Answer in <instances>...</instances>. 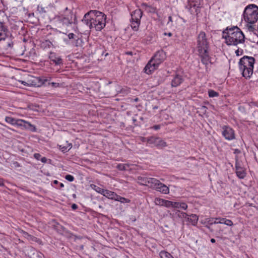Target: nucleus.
Here are the masks:
<instances>
[{
    "instance_id": "1",
    "label": "nucleus",
    "mask_w": 258,
    "mask_h": 258,
    "mask_svg": "<svg viewBox=\"0 0 258 258\" xmlns=\"http://www.w3.org/2000/svg\"><path fill=\"white\" fill-rule=\"evenodd\" d=\"M106 19V15L103 13L91 10L84 15L82 21L90 29L94 28L96 31H101L105 26Z\"/></svg>"
},
{
    "instance_id": "2",
    "label": "nucleus",
    "mask_w": 258,
    "mask_h": 258,
    "mask_svg": "<svg viewBox=\"0 0 258 258\" xmlns=\"http://www.w3.org/2000/svg\"><path fill=\"white\" fill-rule=\"evenodd\" d=\"M223 37L228 45H236L244 41V35L237 27L227 28L223 32Z\"/></svg>"
},
{
    "instance_id": "3",
    "label": "nucleus",
    "mask_w": 258,
    "mask_h": 258,
    "mask_svg": "<svg viewBox=\"0 0 258 258\" xmlns=\"http://www.w3.org/2000/svg\"><path fill=\"white\" fill-rule=\"evenodd\" d=\"M243 17L245 21L248 23V29L253 31L254 28L252 24L258 20V7L254 4L247 6L244 10Z\"/></svg>"
},
{
    "instance_id": "4",
    "label": "nucleus",
    "mask_w": 258,
    "mask_h": 258,
    "mask_svg": "<svg viewBox=\"0 0 258 258\" xmlns=\"http://www.w3.org/2000/svg\"><path fill=\"white\" fill-rule=\"evenodd\" d=\"M255 59L253 57L244 56L239 62V69L242 76L246 79L250 78L253 74Z\"/></svg>"
},
{
    "instance_id": "5",
    "label": "nucleus",
    "mask_w": 258,
    "mask_h": 258,
    "mask_svg": "<svg viewBox=\"0 0 258 258\" xmlns=\"http://www.w3.org/2000/svg\"><path fill=\"white\" fill-rule=\"evenodd\" d=\"M56 18L58 21V25L59 27H66L77 23L76 18L71 10H68L67 7L59 13Z\"/></svg>"
},
{
    "instance_id": "6",
    "label": "nucleus",
    "mask_w": 258,
    "mask_h": 258,
    "mask_svg": "<svg viewBox=\"0 0 258 258\" xmlns=\"http://www.w3.org/2000/svg\"><path fill=\"white\" fill-rule=\"evenodd\" d=\"M164 59V53L161 51H158L154 57L149 61L144 68V72L147 74H151L155 70L157 69L158 65Z\"/></svg>"
},
{
    "instance_id": "7",
    "label": "nucleus",
    "mask_w": 258,
    "mask_h": 258,
    "mask_svg": "<svg viewBox=\"0 0 258 258\" xmlns=\"http://www.w3.org/2000/svg\"><path fill=\"white\" fill-rule=\"evenodd\" d=\"M209 39L204 31H201L197 37V48L198 52H206L209 50Z\"/></svg>"
},
{
    "instance_id": "8",
    "label": "nucleus",
    "mask_w": 258,
    "mask_h": 258,
    "mask_svg": "<svg viewBox=\"0 0 258 258\" xmlns=\"http://www.w3.org/2000/svg\"><path fill=\"white\" fill-rule=\"evenodd\" d=\"M5 120L7 122L12 125H15L18 126L24 127L25 128H28L32 126V125L30 123L23 120L16 119L12 117L6 116L5 118Z\"/></svg>"
},
{
    "instance_id": "9",
    "label": "nucleus",
    "mask_w": 258,
    "mask_h": 258,
    "mask_svg": "<svg viewBox=\"0 0 258 258\" xmlns=\"http://www.w3.org/2000/svg\"><path fill=\"white\" fill-rule=\"evenodd\" d=\"M147 143L150 144H154L155 146L162 148L167 146V143L159 137H150L147 140Z\"/></svg>"
},
{
    "instance_id": "10",
    "label": "nucleus",
    "mask_w": 258,
    "mask_h": 258,
    "mask_svg": "<svg viewBox=\"0 0 258 258\" xmlns=\"http://www.w3.org/2000/svg\"><path fill=\"white\" fill-rule=\"evenodd\" d=\"M222 135L227 140H232L235 139L234 130L228 126L224 125L222 127Z\"/></svg>"
},
{
    "instance_id": "11",
    "label": "nucleus",
    "mask_w": 258,
    "mask_h": 258,
    "mask_svg": "<svg viewBox=\"0 0 258 258\" xmlns=\"http://www.w3.org/2000/svg\"><path fill=\"white\" fill-rule=\"evenodd\" d=\"M11 34L8 29L3 23L0 22V41L5 40L7 38H11Z\"/></svg>"
},
{
    "instance_id": "12",
    "label": "nucleus",
    "mask_w": 258,
    "mask_h": 258,
    "mask_svg": "<svg viewBox=\"0 0 258 258\" xmlns=\"http://www.w3.org/2000/svg\"><path fill=\"white\" fill-rule=\"evenodd\" d=\"M200 56L201 58L202 62L207 67V65L211 63V58L209 55V51L207 50L206 52H199Z\"/></svg>"
},
{
    "instance_id": "13",
    "label": "nucleus",
    "mask_w": 258,
    "mask_h": 258,
    "mask_svg": "<svg viewBox=\"0 0 258 258\" xmlns=\"http://www.w3.org/2000/svg\"><path fill=\"white\" fill-rule=\"evenodd\" d=\"M47 81V80L44 77H33V87H41Z\"/></svg>"
},
{
    "instance_id": "14",
    "label": "nucleus",
    "mask_w": 258,
    "mask_h": 258,
    "mask_svg": "<svg viewBox=\"0 0 258 258\" xmlns=\"http://www.w3.org/2000/svg\"><path fill=\"white\" fill-rule=\"evenodd\" d=\"M224 224L227 226H231L233 225V222L231 220L227 219L224 218H215L214 222H211V224Z\"/></svg>"
},
{
    "instance_id": "15",
    "label": "nucleus",
    "mask_w": 258,
    "mask_h": 258,
    "mask_svg": "<svg viewBox=\"0 0 258 258\" xmlns=\"http://www.w3.org/2000/svg\"><path fill=\"white\" fill-rule=\"evenodd\" d=\"M49 58L50 60L53 61L56 65H59L62 63V60L61 57L57 56L54 52H50Z\"/></svg>"
},
{
    "instance_id": "16",
    "label": "nucleus",
    "mask_w": 258,
    "mask_h": 258,
    "mask_svg": "<svg viewBox=\"0 0 258 258\" xmlns=\"http://www.w3.org/2000/svg\"><path fill=\"white\" fill-rule=\"evenodd\" d=\"M235 168L237 176L240 179L244 178L246 176V172L243 168L240 167L239 164L236 163Z\"/></svg>"
},
{
    "instance_id": "17",
    "label": "nucleus",
    "mask_w": 258,
    "mask_h": 258,
    "mask_svg": "<svg viewBox=\"0 0 258 258\" xmlns=\"http://www.w3.org/2000/svg\"><path fill=\"white\" fill-rule=\"evenodd\" d=\"M183 78L181 76L176 75L171 81L172 87H176L179 86L183 82Z\"/></svg>"
},
{
    "instance_id": "18",
    "label": "nucleus",
    "mask_w": 258,
    "mask_h": 258,
    "mask_svg": "<svg viewBox=\"0 0 258 258\" xmlns=\"http://www.w3.org/2000/svg\"><path fill=\"white\" fill-rule=\"evenodd\" d=\"M131 16L132 20L141 21V19L142 17V12L140 9L136 10L132 13Z\"/></svg>"
},
{
    "instance_id": "19",
    "label": "nucleus",
    "mask_w": 258,
    "mask_h": 258,
    "mask_svg": "<svg viewBox=\"0 0 258 258\" xmlns=\"http://www.w3.org/2000/svg\"><path fill=\"white\" fill-rule=\"evenodd\" d=\"M159 182L160 181L156 178H148L147 186L155 189L157 186L159 185Z\"/></svg>"
},
{
    "instance_id": "20",
    "label": "nucleus",
    "mask_w": 258,
    "mask_h": 258,
    "mask_svg": "<svg viewBox=\"0 0 258 258\" xmlns=\"http://www.w3.org/2000/svg\"><path fill=\"white\" fill-rule=\"evenodd\" d=\"M155 189L164 194H168L169 191V188L161 182H159V185L157 186Z\"/></svg>"
},
{
    "instance_id": "21",
    "label": "nucleus",
    "mask_w": 258,
    "mask_h": 258,
    "mask_svg": "<svg viewBox=\"0 0 258 258\" xmlns=\"http://www.w3.org/2000/svg\"><path fill=\"white\" fill-rule=\"evenodd\" d=\"M198 217L195 214H191L189 217H187L186 221L189 224L196 225L198 221Z\"/></svg>"
},
{
    "instance_id": "22",
    "label": "nucleus",
    "mask_w": 258,
    "mask_h": 258,
    "mask_svg": "<svg viewBox=\"0 0 258 258\" xmlns=\"http://www.w3.org/2000/svg\"><path fill=\"white\" fill-rule=\"evenodd\" d=\"M104 196L112 200H115L116 194L113 191H109L107 189H104L103 195Z\"/></svg>"
},
{
    "instance_id": "23",
    "label": "nucleus",
    "mask_w": 258,
    "mask_h": 258,
    "mask_svg": "<svg viewBox=\"0 0 258 258\" xmlns=\"http://www.w3.org/2000/svg\"><path fill=\"white\" fill-rule=\"evenodd\" d=\"M173 208L186 210L187 208V205L184 203L174 202Z\"/></svg>"
},
{
    "instance_id": "24",
    "label": "nucleus",
    "mask_w": 258,
    "mask_h": 258,
    "mask_svg": "<svg viewBox=\"0 0 258 258\" xmlns=\"http://www.w3.org/2000/svg\"><path fill=\"white\" fill-rule=\"evenodd\" d=\"M148 177L139 176L138 177V183L141 185L147 186Z\"/></svg>"
},
{
    "instance_id": "25",
    "label": "nucleus",
    "mask_w": 258,
    "mask_h": 258,
    "mask_svg": "<svg viewBox=\"0 0 258 258\" xmlns=\"http://www.w3.org/2000/svg\"><path fill=\"white\" fill-rule=\"evenodd\" d=\"M140 22L141 21H139L137 22V21L136 20H132L131 25L132 28L135 31H137L140 25Z\"/></svg>"
},
{
    "instance_id": "26",
    "label": "nucleus",
    "mask_w": 258,
    "mask_h": 258,
    "mask_svg": "<svg viewBox=\"0 0 258 258\" xmlns=\"http://www.w3.org/2000/svg\"><path fill=\"white\" fill-rule=\"evenodd\" d=\"M53 227L54 228L60 233H62V232L65 230V228L57 222H55V224L53 225Z\"/></svg>"
},
{
    "instance_id": "27",
    "label": "nucleus",
    "mask_w": 258,
    "mask_h": 258,
    "mask_svg": "<svg viewBox=\"0 0 258 258\" xmlns=\"http://www.w3.org/2000/svg\"><path fill=\"white\" fill-rule=\"evenodd\" d=\"M159 255L161 258H174L170 253L166 251H161Z\"/></svg>"
},
{
    "instance_id": "28",
    "label": "nucleus",
    "mask_w": 258,
    "mask_h": 258,
    "mask_svg": "<svg viewBox=\"0 0 258 258\" xmlns=\"http://www.w3.org/2000/svg\"><path fill=\"white\" fill-rule=\"evenodd\" d=\"M33 156L36 160H40L43 163H45L47 162V159L44 157H41V155L39 153L34 154Z\"/></svg>"
},
{
    "instance_id": "29",
    "label": "nucleus",
    "mask_w": 258,
    "mask_h": 258,
    "mask_svg": "<svg viewBox=\"0 0 258 258\" xmlns=\"http://www.w3.org/2000/svg\"><path fill=\"white\" fill-rule=\"evenodd\" d=\"M60 149L61 150V151L63 152H66L70 150L72 147V145L71 143H67V146H62L60 145L59 146Z\"/></svg>"
},
{
    "instance_id": "30",
    "label": "nucleus",
    "mask_w": 258,
    "mask_h": 258,
    "mask_svg": "<svg viewBox=\"0 0 258 258\" xmlns=\"http://www.w3.org/2000/svg\"><path fill=\"white\" fill-rule=\"evenodd\" d=\"M91 187L92 189L95 190L96 192L101 194V195H103V191L104 190V189L95 185V184H91Z\"/></svg>"
},
{
    "instance_id": "31",
    "label": "nucleus",
    "mask_w": 258,
    "mask_h": 258,
    "mask_svg": "<svg viewBox=\"0 0 258 258\" xmlns=\"http://www.w3.org/2000/svg\"><path fill=\"white\" fill-rule=\"evenodd\" d=\"M165 200L160 199V198H156L155 199V203L156 205H159L161 206H164Z\"/></svg>"
},
{
    "instance_id": "32",
    "label": "nucleus",
    "mask_w": 258,
    "mask_h": 258,
    "mask_svg": "<svg viewBox=\"0 0 258 258\" xmlns=\"http://www.w3.org/2000/svg\"><path fill=\"white\" fill-rule=\"evenodd\" d=\"M174 203V202H173L165 200L163 206H165L167 208H169L170 207L173 208Z\"/></svg>"
},
{
    "instance_id": "33",
    "label": "nucleus",
    "mask_w": 258,
    "mask_h": 258,
    "mask_svg": "<svg viewBox=\"0 0 258 258\" xmlns=\"http://www.w3.org/2000/svg\"><path fill=\"white\" fill-rule=\"evenodd\" d=\"M208 94L210 97H217L219 96V93L213 90H209Z\"/></svg>"
},
{
    "instance_id": "34",
    "label": "nucleus",
    "mask_w": 258,
    "mask_h": 258,
    "mask_svg": "<svg viewBox=\"0 0 258 258\" xmlns=\"http://www.w3.org/2000/svg\"><path fill=\"white\" fill-rule=\"evenodd\" d=\"M128 166L127 165L120 164L117 166V168L121 171L126 170V168L128 167Z\"/></svg>"
},
{
    "instance_id": "35",
    "label": "nucleus",
    "mask_w": 258,
    "mask_h": 258,
    "mask_svg": "<svg viewBox=\"0 0 258 258\" xmlns=\"http://www.w3.org/2000/svg\"><path fill=\"white\" fill-rule=\"evenodd\" d=\"M47 7H43L42 6L38 5L37 7V11L40 13H44L46 12V10Z\"/></svg>"
},
{
    "instance_id": "36",
    "label": "nucleus",
    "mask_w": 258,
    "mask_h": 258,
    "mask_svg": "<svg viewBox=\"0 0 258 258\" xmlns=\"http://www.w3.org/2000/svg\"><path fill=\"white\" fill-rule=\"evenodd\" d=\"M115 201H120L121 203H123L124 201L126 200V199L124 198L121 197L120 196H119L118 195H116V197L115 198Z\"/></svg>"
},
{
    "instance_id": "37",
    "label": "nucleus",
    "mask_w": 258,
    "mask_h": 258,
    "mask_svg": "<svg viewBox=\"0 0 258 258\" xmlns=\"http://www.w3.org/2000/svg\"><path fill=\"white\" fill-rule=\"evenodd\" d=\"M65 178L69 181H73L74 180V177H73V176L71 175H70V174H68L65 177Z\"/></svg>"
},
{
    "instance_id": "38",
    "label": "nucleus",
    "mask_w": 258,
    "mask_h": 258,
    "mask_svg": "<svg viewBox=\"0 0 258 258\" xmlns=\"http://www.w3.org/2000/svg\"><path fill=\"white\" fill-rule=\"evenodd\" d=\"M179 214L178 215L179 217L184 218H187L188 215L186 213L184 212H181L180 213L179 211H178Z\"/></svg>"
},
{
    "instance_id": "39",
    "label": "nucleus",
    "mask_w": 258,
    "mask_h": 258,
    "mask_svg": "<svg viewBox=\"0 0 258 258\" xmlns=\"http://www.w3.org/2000/svg\"><path fill=\"white\" fill-rule=\"evenodd\" d=\"M215 218L207 219L204 223L212 225V224H211V222H214L213 220H215Z\"/></svg>"
},
{
    "instance_id": "40",
    "label": "nucleus",
    "mask_w": 258,
    "mask_h": 258,
    "mask_svg": "<svg viewBox=\"0 0 258 258\" xmlns=\"http://www.w3.org/2000/svg\"><path fill=\"white\" fill-rule=\"evenodd\" d=\"M33 241H35L36 242H37L39 244H42L41 240H40L39 239L36 238V237H35V238L33 237Z\"/></svg>"
},
{
    "instance_id": "41",
    "label": "nucleus",
    "mask_w": 258,
    "mask_h": 258,
    "mask_svg": "<svg viewBox=\"0 0 258 258\" xmlns=\"http://www.w3.org/2000/svg\"><path fill=\"white\" fill-rule=\"evenodd\" d=\"M36 258H44V256L42 253L37 252Z\"/></svg>"
},
{
    "instance_id": "42",
    "label": "nucleus",
    "mask_w": 258,
    "mask_h": 258,
    "mask_svg": "<svg viewBox=\"0 0 258 258\" xmlns=\"http://www.w3.org/2000/svg\"><path fill=\"white\" fill-rule=\"evenodd\" d=\"M74 36H75L74 34L72 33H69L68 35V36L70 39L74 38Z\"/></svg>"
},
{
    "instance_id": "43",
    "label": "nucleus",
    "mask_w": 258,
    "mask_h": 258,
    "mask_svg": "<svg viewBox=\"0 0 258 258\" xmlns=\"http://www.w3.org/2000/svg\"><path fill=\"white\" fill-rule=\"evenodd\" d=\"M210 225H210V224H206L205 225V227L209 229L211 232H213V231L212 229L211 228Z\"/></svg>"
},
{
    "instance_id": "44",
    "label": "nucleus",
    "mask_w": 258,
    "mask_h": 258,
    "mask_svg": "<svg viewBox=\"0 0 258 258\" xmlns=\"http://www.w3.org/2000/svg\"><path fill=\"white\" fill-rule=\"evenodd\" d=\"M51 84L52 86H53L54 87H57L59 86V84L57 83L52 82L51 83Z\"/></svg>"
},
{
    "instance_id": "45",
    "label": "nucleus",
    "mask_w": 258,
    "mask_h": 258,
    "mask_svg": "<svg viewBox=\"0 0 258 258\" xmlns=\"http://www.w3.org/2000/svg\"><path fill=\"white\" fill-rule=\"evenodd\" d=\"M72 208L73 210H76L78 208V206L76 204H73L72 205Z\"/></svg>"
},
{
    "instance_id": "46",
    "label": "nucleus",
    "mask_w": 258,
    "mask_h": 258,
    "mask_svg": "<svg viewBox=\"0 0 258 258\" xmlns=\"http://www.w3.org/2000/svg\"><path fill=\"white\" fill-rule=\"evenodd\" d=\"M153 127L154 129L157 130L160 128V126L159 125H154Z\"/></svg>"
},
{
    "instance_id": "47",
    "label": "nucleus",
    "mask_w": 258,
    "mask_h": 258,
    "mask_svg": "<svg viewBox=\"0 0 258 258\" xmlns=\"http://www.w3.org/2000/svg\"><path fill=\"white\" fill-rule=\"evenodd\" d=\"M13 164L14 165L15 167L20 166L19 163H18L17 162H14L13 163Z\"/></svg>"
},
{
    "instance_id": "48",
    "label": "nucleus",
    "mask_w": 258,
    "mask_h": 258,
    "mask_svg": "<svg viewBox=\"0 0 258 258\" xmlns=\"http://www.w3.org/2000/svg\"><path fill=\"white\" fill-rule=\"evenodd\" d=\"M164 35H167L169 37L171 36L172 35V34L171 33V32H169V33H164Z\"/></svg>"
},
{
    "instance_id": "49",
    "label": "nucleus",
    "mask_w": 258,
    "mask_h": 258,
    "mask_svg": "<svg viewBox=\"0 0 258 258\" xmlns=\"http://www.w3.org/2000/svg\"><path fill=\"white\" fill-rule=\"evenodd\" d=\"M4 185V183L2 179H0V186H3Z\"/></svg>"
},
{
    "instance_id": "50",
    "label": "nucleus",
    "mask_w": 258,
    "mask_h": 258,
    "mask_svg": "<svg viewBox=\"0 0 258 258\" xmlns=\"http://www.w3.org/2000/svg\"><path fill=\"white\" fill-rule=\"evenodd\" d=\"M13 42H9V43H8V46L9 47H12V46H13Z\"/></svg>"
},
{
    "instance_id": "51",
    "label": "nucleus",
    "mask_w": 258,
    "mask_h": 258,
    "mask_svg": "<svg viewBox=\"0 0 258 258\" xmlns=\"http://www.w3.org/2000/svg\"><path fill=\"white\" fill-rule=\"evenodd\" d=\"M240 150H238V149H235V150H234V153H235V154H238V153H240Z\"/></svg>"
},
{
    "instance_id": "52",
    "label": "nucleus",
    "mask_w": 258,
    "mask_h": 258,
    "mask_svg": "<svg viewBox=\"0 0 258 258\" xmlns=\"http://www.w3.org/2000/svg\"><path fill=\"white\" fill-rule=\"evenodd\" d=\"M148 139V138H142V141L144 142H147V140Z\"/></svg>"
},
{
    "instance_id": "53",
    "label": "nucleus",
    "mask_w": 258,
    "mask_h": 258,
    "mask_svg": "<svg viewBox=\"0 0 258 258\" xmlns=\"http://www.w3.org/2000/svg\"><path fill=\"white\" fill-rule=\"evenodd\" d=\"M21 82L22 84H23L24 85H28V84L27 83H26V82L21 81Z\"/></svg>"
},
{
    "instance_id": "54",
    "label": "nucleus",
    "mask_w": 258,
    "mask_h": 258,
    "mask_svg": "<svg viewBox=\"0 0 258 258\" xmlns=\"http://www.w3.org/2000/svg\"><path fill=\"white\" fill-rule=\"evenodd\" d=\"M168 20H169V22H172V17L171 16H169L168 17Z\"/></svg>"
},
{
    "instance_id": "55",
    "label": "nucleus",
    "mask_w": 258,
    "mask_h": 258,
    "mask_svg": "<svg viewBox=\"0 0 258 258\" xmlns=\"http://www.w3.org/2000/svg\"><path fill=\"white\" fill-rule=\"evenodd\" d=\"M126 54H128V55H132L133 54V52L132 51H128L126 52Z\"/></svg>"
},
{
    "instance_id": "56",
    "label": "nucleus",
    "mask_w": 258,
    "mask_h": 258,
    "mask_svg": "<svg viewBox=\"0 0 258 258\" xmlns=\"http://www.w3.org/2000/svg\"><path fill=\"white\" fill-rule=\"evenodd\" d=\"M211 242H212V243H215V239H214V238H212V239H211Z\"/></svg>"
},
{
    "instance_id": "57",
    "label": "nucleus",
    "mask_w": 258,
    "mask_h": 258,
    "mask_svg": "<svg viewBox=\"0 0 258 258\" xmlns=\"http://www.w3.org/2000/svg\"><path fill=\"white\" fill-rule=\"evenodd\" d=\"M64 186V184L62 183H60V187H63Z\"/></svg>"
},
{
    "instance_id": "58",
    "label": "nucleus",
    "mask_w": 258,
    "mask_h": 258,
    "mask_svg": "<svg viewBox=\"0 0 258 258\" xmlns=\"http://www.w3.org/2000/svg\"><path fill=\"white\" fill-rule=\"evenodd\" d=\"M53 182L54 184H57L58 183V181L55 180L53 181Z\"/></svg>"
},
{
    "instance_id": "59",
    "label": "nucleus",
    "mask_w": 258,
    "mask_h": 258,
    "mask_svg": "<svg viewBox=\"0 0 258 258\" xmlns=\"http://www.w3.org/2000/svg\"><path fill=\"white\" fill-rule=\"evenodd\" d=\"M138 100H139V99H138V98H135V99H134V101H135V102H137V101H138Z\"/></svg>"
},
{
    "instance_id": "60",
    "label": "nucleus",
    "mask_w": 258,
    "mask_h": 258,
    "mask_svg": "<svg viewBox=\"0 0 258 258\" xmlns=\"http://www.w3.org/2000/svg\"><path fill=\"white\" fill-rule=\"evenodd\" d=\"M33 132H35L36 131V129L34 126H33Z\"/></svg>"
},
{
    "instance_id": "61",
    "label": "nucleus",
    "mask_w": 258,
    "mask_h": 258,
    "mask_svg": "<svg viewBox=\"0 0 258 258\" xmlns=\"http://www.w3.org/2000/svg\"><path fill=\"white\" fill-rule=\"evenodd\" d=\"M236 53L237 54V55H239V54H238V50H236Z\"/></svg>"
},
{
    "instance_id": "62",
    "label": "nucleus",
    "mask_w": 258,
    "mask_h": 258,
    "mask_svg": "<svg viewBox=\"0 0 258 258\" xmlns=\"http://www.w3.org/2000/svg\"><path fill=\"white\" fill-rule=\"evenodd\" d=\"M81 248L82 249H83V245H82V246H81Z\"/></svg>"
}]
</instances>
